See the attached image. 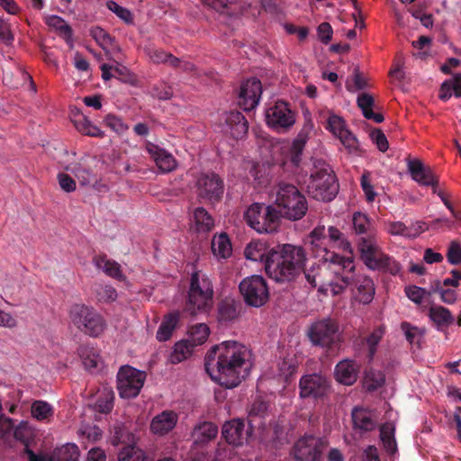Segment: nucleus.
Segmentation results:
<instances>
[{
	"label": "nucleus",
	"mask_w": 461,
	"mask_h": 461,
	"mask_svg": "<svg viewBox=\"0 0 461 461\" xmlns=\"http://www.w3.org/2000/svg\"><path fill=\"white\" fill-rule=\"evenodd\" d=\"M245 348L228 340L212 347L205 356V369L211 377L226 388L241 382L240 369L245 364Z\"/></svg>",
	"instance_id": "f257e3e1"
},
{
	"label": "nucleus",
	"mask_w": 461,
	"mask_h": 461,
	"mask_svg": "<svg viewBox=\"0 0 461 461\" xmlns=\"http://www.w3.org/2000/svg\"><path fill=\"white\" fill-rule=\"evenodd\" d=\"M266 274L278 283L294 281L304 270L307 254L302 246L277 244L261 255Z\"/></svg>",
	"instance_id": "f03ea898"
},
{
	"label": "nucleus",
	"mask_w": 461,
	"mask_h": 461,
	"mask_svg": "<svg viewBox=\"0 0 461 461\" xmlns=\"http://www.w3.org/2000/svg\"><path fill=\"white\" fill-rule=\"evenodd\" d=\"M276 204L279 210L271 205L267 207L261 233L276 231L281 216L297 221L302 219L308 210L306 198L292 184L279 183L276 187Z\"/></svg>",
	"instance_id": "7ed1b4c3"
},
{
	"label": "nucleus",
	"mask_w": 461,
	"mask_h": 461,
	"mask_svg": "<svg viewBox=\"0 0 461 461\" xmlns=\"http://www.w3.org/2000/svg\"><path fill=\"white\" fill-rule=\"evenodd\" d=\"M212 298L213 286L210 278L200 272H194L183 312L192 316L207 313L212 307Z\"/></svg>",
	"instance_id": "20e7f679"
},
{
	"label": "nucleus",
	"mask_w": 461,
	"mask_h": 461,
	"mask_svg": "<svg viewBox=\"0 0 461 461\" xmlns=\"http://www.w3.org/2000/svg\"><path fill=\"white\" fill-rule=\"evenodd\" d=\"M308 194L315 200L330 202L339 192V184L330 167L322 161L314 163L307 184Z\"/></svg>",
	"instance_id": "39448f33"
},
{
	"label": "nucleus",
	"mask_w": 461,
	"mask_h": 461,
	"mask_svg": "<svg viewBox=\"0 0 461 461\" xmlns=\"http://www.w3.org/2000/svg\"><path fill=\"white\" fill-rule=\"evenodd\" d=\"M256 409V403L253 405L252 411L249 415L248 419V429L245 430V423L244 420L240 419H234L229 421H226L221 428V435L224 438L226 443H219L216 448V459L224 460L226 458H230L232 454V448L230 447V445L238 447L243 445L244 442L248 440L250 437L253 429V418L257 415H254V411Z\"/></svg>",
	"instance_id": "423d86ee"
},
{
	"label": "nucleus",
	"mask_w": 461,
	"mask_h": 461,
	"mask_svg": "<svg viewBox=\"0 0 461 461\" xmlns=\"http://www.w3.org/2000/svg\"><path fill=\"white\" fill-rule=\"evenodd\" d=\"M321 259L339 267L338 270H334L336 280L330 281L329 284L333 295L342 294L348 286H351L353 285L355 270V262L353 258L342 257L324 249Z\"/></svg>",
	"instance_id": "0eeeda50"
},
{
	"label": "nucleus",
	"mask_w": 461,
	"mask_h": 461,
	"mask_svg": "<svg viewBox=\"0 0 461 461\" xmlns=\"http://www.w3.org/2000/svg\"><path fill=\"white\" fill-rule=\"evenodd\" d=\"M69 315L72 323L82 332L90 337H98L104 330L103 317L92 307L85 304H74Z\"/></svg>",
	"instance_id": "6e6552de"
},
{
	"label": "nucleus",
	"mask_w": 461,
	"mask_h": 461,
	"mask_svg": "<svg viewBox=\"0 0 461 461\" xmlns=\"http://www.w3.org/2000/svg\"><path fill=\"white\" fill-rule=\"evenodd\" d=\"M146 380V373L132 366H122L117 374V389L122 398L131 399L139 395Z\"/></svg>",
	"instance_id": "1a4fd4ad"
},
{
	"label": "nucleus",
	"mask_w": 461,
	"mask_h": 461,
	"mask_svg": "<svg viewBox=\"0 0 461 461\" xmlns=\"http://www.w3.org/2000/svg\"><path fill=\"white\" fill-rule=\"evenodd\" d=\"M408 171L411 178L421 185L431 186L434 194H437L445 206L450 211L454 207L448 200L447 196L441 190H438V176L434 174L429 167H425L424 164L418 158L408 159L407 162Z\"/></svg>",
	"instance_id": "9d476101"
},
{
	"label": "nucleus",
	"mask_w": 461,
	"mask_h": 461,
	"mask_svg": "<svg viewBox=\"0 0 461 461\" xmlns=\"http://www.w3.org/2000/svg\"><path fill=\"white\" fill-rule=\"evenodd\" d=\"M267 125L278 133L288 131L295 123L294 112L284 101H277L266 111Z\"/></svg>",
	"instance_id": "9b49d317"
},
{
	"label": "nucleus",
	"mask_w": 461,
	"mask_h": 461,
	"mask_svg": "<svg viewBox=\"0 0 461 461\" xmlns=\"http://www.w3.org/2000/svg\"><path fill=\"white\" fill-rule=\"evenodd\" d=\"M327 446L328 441L324 438L304 436L294 444L293 454L299 461H321L322 451Z\"/></svg>",
	"instance_id": "f8f14e48"
},
{
	"label": "nucleus",
	"mask_w": 461,
	"mask_h": 461,
	"mask_svg": "<svg viewBox=\"0 0 461 461\" xmlns=\"http://www.w3.org/2000/svg\"><path fill=\"white\" fill-rule=\"evenodd\" d=\"M197 197L211 204L218 203L223 194L222 179L215 173H203L196 182Z\"/></svg>",
	"instance_id": "ddd939ff"
},
{
	"label": "nucleus",
	"mask_w": 461,
	"mask_h": 461,
	"mask_svg": "<svg viewBox=\"0 0 461 461\" xmlns=\"http://www.w3.org/2000/svg\"><path fill=\"white\" fill-rule=\"evenodd\" d=\"M339 325L336 321L323 319L313 323L309 330V338L312 344L330 348L337 338Z\"/></svg>",
	"instance_id": "4468645a"
},
{
	"label": "nucleus",
	"mask_w": 461,
	"mask_h": 461,
	"mask_svg": "<svg viewBox=\"0 0 461 461\" xmlns=\"http://www.w3.org/2000/svg\"><path fill=\"white\" fill-rule=\"evenodd\" d=\"M329 384L325 377L318 375H305L299 382L300 396L302 398H321L327 393Z\"/></svg>",
	"instance_id": "2eb2a0df"
},
{
	"label": "nucleus",
	"mask_w": 461,
	"mask_h": 461,
	"mask_svg": "<svg viewBox=\"0 0 461 461\" xmlns=\"http://www.w3.org/2000/svg\"><path fill=\"white\" fill-rule=\"evenodd\" d=\"M259 102V79L256 77L247 79L240 86L239 106L246 112L253 110Z\"/></svg>",
	"instance_id": "dca6fc26"
},
{
	"label": "nucleus",
	"mask_w": 461,
	"mask_h": 461,
	"mask_svg": "<svg viewBox=\"0 0 461 461\" xmlns=\"http://www.w3.org/2000/svg\"><path fill=\"white\" fill-rule=\"evenodd\" d=\"M218 435V427L210 421L201 422L192 431L193 449L203 448Z\"/></svg>",
	"instance_id": "f3484780"
},
{
	"label": "nucleus",
	"mask_w": 461,
	"mask_h": 461,
	"mask_svg": "<svg viewBox=\"0 0 461 461\" xmlns=\"http://www.w3.org/2000/svg\"><path fill=\"white\" fill-rule=\"evenodd\" d=\"M357 251L364 264L368 266L382 252L375 233H368L367 236H360L357 240Z\"/></svg>",
	"instance_id": "a211bd4d"
},
{
	"label": "nucleus",
	"mask_w": 461,
	"mask_h": 461,
	"mask_svg": "<svg viewBox=\"0 0 461 461\" xmlns=\"http://www.w3.org/2000/svg\"><path fill=\"white\" fill-rule=\"evenodd\" d=\"M241 303L231 297H225L217 305V320L221 324L228 325L233 322L241 311Z\"/></svg>",
	"instance_id": "6ab92c4d"
},
{
	"label": "nucleus",
	"mask_w": 461,
	"mask_h": 461,
	"mask_svg": "<svg viewBox=\"0 0 461 461\" xmlns=\"http://www.w3.org/2000/svg\"><path fill=\"white\" fill-rule=\"evenodd\" d=\"M224 122V131L235 140L241 139L248 131V122L240 112L230 111L226 113Z\"/></svg>",
	"instance_id": "aec40b11"
},
{
	"label": "nucleus",
	"mask_w": 461,
	"mask_h": 461,
	"mask_svg": "<svg viewBox=\"0 0 461 461\" xmlns=\"http://www.w3.org/2000/svg\"><path fill=\"white\" fill-rule=\"evenodd\" d=\"M244 302L254 307H259V275L244 278L239 285Z\"/></svg>",
	"instance_id": "412c9836"
},
{
	"label": "nucleus",
	"mask_w": 461,
	"mask_h": 461,
	"mask_svg": "<svg viewBox=\"0 0 461 461\" xmlns=\"http://www.w3.org/2000/svg\"><path fill=\"white\" fill-rule=\"evenodd\" d=\"M147 152L155 161L158 167L163 173L174 170L176 167V161L173 155L158 145L149 142L146 146Z\"/></svg>",
	"instance_id": "4be33fe9"
},
{
	"label": "nucleus",
	"mask_w": 461,
	"mask_h": 461,
	"mask_svg": "<svg viewBox=\"0 0 461 461\" xmlns=\"http://www.w3.org/2000/svg\"><path fill=\"white\" fill-rule=\"evenodd\" d=\"M384 335V328L379 326L375 328L367 337H357L353 340V346L356 349L360 350L363 347H366V357L369 361L373 360L377 346Z\"/></svg>",
	"instance_id": "5701e85b"
},
{
	"label": "nucleus",
	"mask_w": 461,
	"mask_h": 461,
	"mask_svg": "<svg viewBox=\"0 0 461 461\" xmlns=\"http://www.w3.org/2000/svg\"><path fill=\"white\" fill-rule=\"evenodd\" d=\"M177 415L173 411H164L156 415L150 423V429L154 434L165 435L176 425Z\"/></svg>",
	"instance_id": "b1692460"
},
{
	"label": "nucleus",
	"mask_w": 461,
	"mask_h": 461,
	"mask_svg": "<svg viewBox=\"0 0 461 461\" xmlns=\"http://www.w3.org/2000/svg\"><path fill=\"white\" fill-rule=\"evenodd\" d=\"M357 291V300L364 303H369L375 295V288L374 281L367 276L356 275L354 273L353 285Z\"/></svg>",
	"instance_id": "393cba45"
},
{
	"label": "nucleus",
	"mask_w": 461,
	"mask_h": 461,
	"mask_svg": "<svg viewBox=\"0 0 461 461\" xmlns=\"http://www.w3.org/2000/svg\"><path fill=\"white\" fill-rule=\"evenodd\" d=\"M371 270H377L383 273H389L393 276L398 275L402 267L393 257L384 253L383 251L377 258L368 266Z\"/></svg>",
	"instance_id": "a878e982"
},
{
	"label": "nucleus",
	"mask_w": 461,
	"mask_h": 461,
	"mask_svg": "<svg viewBox=\"0 0 461 461\" xmlns=\"http://www.w3.org/2000/svg\"><path fill=\"white\" fill-rule=\"evenodd\" d=\"M337 380L346 385L353 384L357 378V365L352 360H343L335 367Z\"/></svg>",
	"instance_id": "bb28decb"
},
{
	"label": "nucleus",
	"mask_w": 461,
	"mask_h": 461,
	"mask_svg": "<svg viewBox=\"0 0 461 461\" xmlns=\"http://www.w3.org/2000/svg\"><path fill=\"white\" fill-rule=\"evenodd\" d=\"M310 126L304 125L294 140L290 149V159L294 166H299L305 144L309 139Z\"/></svg>",
	"instance_id": "cd10ccee"
},
{
	"label": "nucleus",
	"mask_w": 461,
	"mask_h": 461,
	"mask_svg": "<svg viewBox=\"0 0 461 461\" xmlns=\"http://www.w3.org/2000/svg\"><path fill=\"white\" fill-rule=\"evenodd\" d=\"M357 106L361 109L362 113L367 120H372L376 123L382 122L384 118L382 113H375L373 107L375 105L374 97L368 93H362L357 98Z\"/></svg>",
	"instance_id": "c85d7f7f"
},
{
	"label": "nucleus",
	"mask_w": 461,
	"mask_h": 461,
	"mask_svg": "<svg viewBox=\"0 0 461 461\" xmlns=\"http://www.w3.org/2000/svg\"><path fill=\"white\" fill-rule=\"evenodd\" d=\"M452 95L456 98L461 97V73L455 74L440 86L438 96L442 101L447 102Z\"/></svg>",
	"instance_id": "c756f323"
},
{
	"label": "nucleus",
	"mask_w": 461,
	"mask_h": 461,
	"mask_svg": "<svg viewBox=\"0 0 461 461\" xmlns=\"http://www.w3.org/2000/svg\"><path fill=\"white\" fill-rule=\"evenodd\" d=\"M179 312H172L167 314L157 331V339L159 341L168 340L180 320Z\"/></svg>",
	"instance_id": "7c9ffc66"
},
{
	"label": "nucleus",
	"mask_w": 461,
	"mask_h": 461,
	"mask_svg": "<svg viewBox=\"0 0 461 461\" xmlns=\"http://www.w3.org/2000/svg\"><path fill=\"white\" fill-rule=\"evenodd\" d=\"M72 121L77 130L82 134L91 137L104 136V131L97 126L94 125L91 121L79 111L74 114Z\"/></svg>",
	"instance_id": "2f4dec72"
},
{
	"label": "nucleus",
	"mask_w": 461,
	"mask_h": 461,
	"mask_svg": "<svg viewBox=\"0 0 461 461\" xmlns=\"http://www.w3.org/2000/svg\"><path fill=\"white\" fill-rule=\"evenodd\" d=\"M429 319L436 324L438 330L447 328L454 322V317L447 308L433 305L429 310Z\"/></svg>",
	"instance_id": "473e14b6"
},
{
	"label": "nucleus",
	"mask_w": 461,
	"mask_h": 461,
	"mask_svg": "<svg viewBox=\"0 0 461 461\" xmlns=\"http://www.w3.org/2000/svg\"><path fill=\"white\" fill-rule=\"evenodd\" d=\"M212 251L214 256L221 258H228L231 256V242L225 232L213 236L212 240Z\"/></svg>",
	"instance_id": "72a5a7b5"
},
{
	"label": "nucleus",
	"mask_w": 461,
	"mask_h": 461,
	"mask_svg": "<svg viewBox=\"0 0 461 461\" xmlns=\"http://www.w3.org/2000/svg\"><path fill=\"white\" fill-rule=\"evenodd\" d=\"M352 421L355 429L363 431H371L375 428V422L370 413L362 408H354L352 411Z\"/></svg>",
	"instance_id": "f704fd0d"
},
{
	"label": "nucleus",
	"mask_w": 461,
	"mask_h": 461,
	"mask_svg": "<svg viewBox=\"0 0 461 461\" xmlns=\"http://www.w3.org/2000/svg\"><path fill=\"white\" fill-rule=\"evenodd\" d=\"M193 219L198 232H209L214 226V220L203 207H196L194 210Z\"/></svg>",
	"instance_id": "c9c22d12"
},
{
	"label": "nucleus",
	"mask_w": 461,
	"mask_h": 461,
	"mask_svg": "<svg viewBox=\"0 0 461 461\" xmlns=\"http://www.w3.org/2000/svg\"><path fill=\"white\" fill-rule=\"evenodd\" d=\"M79 450L76 444H66L54 449L49 461H77Z\"/></svg>",
	"instance_id": "e433bc0d"
},
{
	"label": "nucleus",
	"mask_w": 461,
	"mask_h": 461,
	"mask_svg": "<svg viewBox=\"0 0 461 461\" xmlns=\"http://www.w3.org/2000/svg\"><path fill=\"white\" fill-rule=\"evenodd\" d=\"M95 266L102 269L107 276L122 280L123 277V275L121 271L120 265L113 261L106 258V256H98L95 258Z\"/></svg>",
	"instance_id": "4c0bfd02"
},
{
	"label": "nucleus",
	"mask_w": 461,
	"mask_h": 461,
	"mask_svg": "<svg viewBox=\"0 0 461 461\" xmlns=\"http://www.w3.org/2000/svg\"><path fill=\"white\" fill-rule=\"evenodd\" d=\"M380 438L386 452L393 455L397 450V445L394 438V427L386 423L380 428Z\"/></svg>",
	"instance_id": "58836bf2"
},
{
	"label": "nucleus",
	"mask_w": 461,
	"mask_h": 461,
	"mask_svg": "<svg viewBox=\"0 0 461 461\" xmlns=\"http://www.w3.org/2000/svg\"><path fill=\"white\" fill-rule=\"evenodd\" d=\"M210 330L206 324L198 323L190 327L188 330V342L191 347L203 344L209 336Z\"/></svg>",
	"instance_id": "ea45409f"
},
{
	"label": "nucleus",
	"mask_w": 461,
	"mask_h": 461,
	"mask_svg": "<svg viewBox=\"0 0 461 461\" xmlns=\"http://www.w3.org/2000/svg\"><path fill=\"white\" fill-rule=\"evenodd\" d=\"M47 24L54 28L66 42L69 43L72 41L73 31L61 17L57 15L50 16L47 19Z\"/></svg>",
	"instance_id": "a19ab883"
},
{
	"label": "nucleus",
	"mask_w": 461,
	"mask_h": 461,
	"mask_svg": "<svg viewBox=\"0 0 461 461\" xmlns=\"http://www.w3.org/2000/svg\"><path fill=\"white\" fill-rule=\"evenodd\" d=\"M352 226L357 235L367 236L368 233H374L369 218L363 212H357L353 214Z\"/></svg>",
	"instance_id": "79ce46f5"
},
{
	"label": "nucleus",
	"mask_w": 461,
	"mask_h": 461,
	"mask_svg": "<svg viewBox=\"0 0 461 461\" xmlns=\"http://www.w3.org/2000/svg\"><path fill=\"white\" fill-rule=\"evenodd\" d=\"M145 453L134 445L124 447L118 454L119 461H146Z\"/></svg>",
	"instance_id": "37998d69"
},
{
	"label": "nucleus",
	"mask_w": 461,
	"mask_h": 461,
	"mask_svg": "<svg viewBox=\"0 0 461 461\" xmlns=\"http://www.w3.org/2000/svg\"><path fill=\"white\" fill-rule=\"evenodd\" d=\"M385 382V375L381 371L369 370L365 375V386L367 391L373 392L382 387Z\"/></svg>",
	"instance_id": "c03bdc74"
},
{
	"label": "nucleus",
	"mask_w": 461,
	"mask_h": 461,
	"mask_svg": "<svg viewBox=\"0 0 461 461\" xmlns=\"http://www.w3.org/2000/svg\"><path fill=\"white\" fill-rule=\"evenodd\" d=\"M217 12L232 14L237 11V0H202Z\"/></svg>",
	"instance_id": "a18cd8bd"
},
{
	"label": "nucleus",
	"mask_w": 461,
	"mask_h": 461,
	"mask_svg": "<svg viewBox=\"0 0 461 461\" xmlns=\"http://www.w3.org/2000/svg\"><path fill=\"white\" fill-rule=\"evenodd\" d=\"M401 329L409 343L420 346V340L424 336L422 330L407 321L402 322Z\"/></svg>",
	"instance_id": "49530a36"
},
{
	"label": "nucleus",
	"mask_w": 461,
	"mask_h": 461,
	"mask_svg": "<svg viewBox=\"0 0 461 461\" xmlns=\"http://www.w3.org/2000/svg\"><path fill=\"white\" fill-rule=\"evenodd\" d=\"M339 139L349 153L358 156L363 154L364 151L360 148L357 137L351 131H344Z\"/></svg>",
	"instance_id": "de8ad7c7"
},
{
	"label": "nucleus",
	"mask_w": 461,
	"mask_h": 461,
	"mask_svg": "<svg viewBox=\"0 0 461 461\" xmlns=\"http://www.w3.org/2000/svg\"><path fill=\"white\" fill-rule=\"evenodd\" d=\"M328 237L331 242H333L338 248L344 251L352 252L350 242H348L344 234L336 227L330 226L328 229Z\"/></svg>",
	"instance_id": "09e8293b"
},
{
	"label": "nucleus",
	"mask_w": 461,
	"mask_h": 461,
	"mask_svg": "<svg viewBox=\"0 0 461 461\" xmlns=\"http://www.w3.org/2000/svg\"><path fill=\"white\" fill-rule=\"evenodd\" d=\"M52 413V407L46 402L35 401L32 405V415L38 420H45Z\"/></svg>",
	"instance_id": "8fccbe9b"
},
{
	"label": "nucleus",
	"mask_w": 461,
	"mask_h": 461,
	"mask_svg": "<svg viewBox=\"0 0 461 461\" xmlns=\"http://www.w3.org/2000/svg\"><path fill=\"white\" fill-rule=\"evenodd\" d=\"M247 224L259 232V203H253L244 212Z\"/></svg>",
	"instance_id": "3c124183"
},
{
	"label": "nucleus",
	"mask_w": 461,
	"mask_h": 461,
	"mask_svg": "<svg viewBox=\"0 0 461 461\" xmlns=\"http://www.w3.org/2000/svg\"><path fill=\"white\" fill-rule=\"evenodd\" d=\"M193 348L188 340L176 343L171 357L172 362L178 363L185 359L191 354Z\"/></svg>",
	"instance_id": "603ef678"
},
{
	"label": "nucleus",
	"mask_w": 461,
	"mask_h": 461,
	"mask_svg": "<svg viewBox=\"0 0 461 461\" xmlns=\"http://www.w3.org/2000/svg\"><path fill=\"white\" fill-rule=\"evenodd\" d=\"M106 7L115 14L121 20H122L124 23L131 24L133 23V16L131 12L124 8L121 5H119L116 2L110 0L106 3Z\"/></svg>",
	"instance_id": "864d4df0"
},
{
	"label": "nucleus",
	"mask_w": 461,
	"mask_h": 461,
	"mask_svg": "<svg viewBox=\"0 0 461 461\" xmlns=\"http://www.w3.org/2000/svg\"><path fill=\"white\" fill-rule=\"evenodd\" d=\"M14 437L16 440L29 446L30 440L33 437V432L27 422H21L14 431Z\"/></svg>",
	"instance_id": "5fc2aeb1"
},
{
	"label": "nucleus",
	"mask_w": 461,
	"mask_h": 461,
	"mask_svg": "<svg viewBox=\"0 0 461 461\" xmlns=\"http://www.w3.org/2000/svg\"><path fill=\"white\" fill-rule=\"evenodd\" d=\"M95 295L99 302H113L117 298V292L115 288L112 285H99L95 288Z\"/></svg>",
	"instance_id": "6e6d98bb"
},
{
	"label": "nucleus",
	"mask_w": 461,
	"mask_h": 461,
	"mask_svg": "<svg viewBox=\"0 0 461 461\" xmlns=\"http://www.w3.org/2000/svg\"><path fill=\"white\" fill-rule=\"evenodd\" d=\"M73 173L81 185H89L96 181L95 175L90 169L80 165L73 168Z\"/></svg>",
	"instance_id": "4d7b16f0"
},
{
	"label": "nucleus",
	"mask_w": 461,
	"mask_h": 461,
	"mask_svg": "<svg viewBox=\"0 0 461 461\" xmlns=\"http://www.w3.org/2000/svg\"><path fill=\"white\" fill-rule=\"evenodd\" d=\"M327 129L330 130L333 135L339 138L344 131L348 130L346 128L345 121L338 115H330L327 121Z\"/></svg>",
	"instance_id": "13d9d810"
},
{
	"label": "nucleus",
	"mask_w": 461,
	"mask_h": 461,
	"mask_svg": "<svg viewBox=\"0 0 461 461\" xmlns=\"http://www.w3.org/2000/svg\"><path fill=\"white\" fill-rule=\"evenodd\" d=\"M406 296L414 303L420 304L426 294H430L426 289L417 285H408L404 289Z\"/></svg>",
	"instance_id": "bf43d9fd"
},
{
	"label": "nucleus",
	"mask_w": 461,
	"mask_h": 461,
	"mask_svg": "<svg viewBox=\"0 0 461 461\" xmlns=\"http://www.w3.org/2000/svg\"><path fill=\"white\" fill-rule=\"evenodd\" d=\"M367 87V81L364 76L359 72L358 68L354 69L352 83L348 81L346 84V88L349 92L363 90Z\"/></svg>",
	"instance_id": "052dcab7"
},
{
	"label": "nucleus",
	"mask_w": 461,
	"mask_h": 461,
	"mask_svg": "<svg viewBox=\"0 0 461 461\" xmlns=\"http://www.w3.org/2000/svg\"><path fill=\"white\" fill-rule=\"evenodd\" d=\"M91 35L103 48L112 45L113 41V38L101 27L93 28Z\"/></svg>",
	"instance_id": "680f3d73"
},
{
	"label": "nucleus",
	"mask_w": 461,
	"mask_h": 461,
	"mask_svg": "<svg viewBox=\"0 0 461 461\" xmlns=\"http://www.w3.org/2000/svg\"><path fill=\"white\" fill-rule=\"evenodd\" d=\"M151 95L159 100H168L173 96V91L170 86L159 83L151 88Z\"/></svg>",
	"instance_id": "e2e57ef3"
},
{
	"label": "nucleus",
	"mask_w": 461,
	"mask_h": 461,
	"mask_svg": "<svg viewBox=\"0 0 461 461\" xmlns=\"http://www.w3.org/2000/svg\"><path fill=\"white\" fill-rule=\"evenodd\" d=\"M447 258L451 265L461 264V243L452 240L449 244Z\"/></svg>",
	"instance_id": "0e129e2a"
},
{
	"label": "nucleus",
	"mask_w": 461,
	"mask_h": 461,
	"mask_svg": "<svg viewBox=\"0 0 461 461\" xmlns=\"http://www.w3.org/2000/svg\"><path fill=\"white\" fill-rule=\"evenodd\" d=\"M370 139L376 145L377 149L380 151L385 152L388 149V148H389L388 140L386 139V136L381 130H379V129L373 130L370 132Z\"/></svg>",
	"instance_id": "69168bd1"
},
{
	"label": "nucleus",
	"mask_w": 461,
	"mask_h": 461,
	"mask_svg": "<svg viewBox=\"0 0 461 461\" xmlns=\"http://www.w3.org/2000/svg\"><path fill=\"white\" fill-rule=\"evenodd\" d=\"M361 187L366 194L368 202H373L376 196V193L374 191V186L370 181V173L365 172L360 179Z\"/></svg>",
	"instance_id": "338daca9"
},
{
	"label": "nucleus",
	"mask_w": 461,
	"mask_h": 461,
	"mask_svg": "<svg viewBox=\"0 0 461 461\" xmlns=\"http://www.w3.org/2000/svg\"><path fill=\"white\" fill-rule=\"evenodd\" d=\"M104 122L106 126L110 127L116 132H122L127 129V126L123 123L122 120L113 114H107L104 117Z\"/></svg>",
	"instance_id": "774afa93"
}]
</instances>
